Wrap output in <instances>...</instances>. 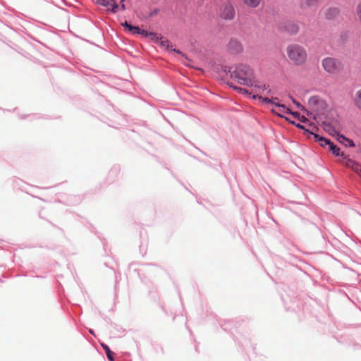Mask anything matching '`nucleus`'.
I'll list each match as a JSON object with an SVG mask.
<instances>
[{
	"mask_svg": "<svg viewBox=\"0 0 361 361\" xmlns=\"http://www.w3.org/2000/svg\"><path fill=\"white\" fill-rule=\"evenodd\" d=\"M221 16L226 20H231L235 16V10L232 5L226 4L223 6L221 11Z\"/></svg>",
	"mask_w": 361,
	"mask_h": 361,
	"instance_id": "9d476101",
	"label": "nucleus"
},
{
	"mask_svg": "<svg viewBox=\"0 0 361 361\" xmlns=\"http://www.w3.org/2000/svg\"><path fill=\"white\" fill-rule=\"evenodd\" d=\"M171 50L176 52L177 54H180L182 56L185 57L187 59V57L185 56V55L183 53H182L180 50L176 49H173Z\"/></svg>",
	"mask_w": 361,
	"mask_h": 361,
	"instance_id": "bb28decb",
	"label": "nucleus"
},
{
	"mask_svg": "<svg viewBox=\"0 0 361 361\" xmlns=\"http://www.w3.org/2000/svg\"><path fill=\"white\" fill-rule=\"evenodd\" d=\"M290 98L292 99L293 103L297 105L298 107H300V104L298 102H296L292 97H290Z\"/></svg>",
	"mask_w": 361,
	"mask_h": 361,
	"instance_id": "c756f323",
	"label": "nucleus"
},
{
	"mask_svg": "<svg viewBox=\"0 0 361 361\" xmlns=\"http://www.w3.org/2000/svg\"><path fill=\"white\" fill-rule=\"evenodd\" d=\"M336 136L337 140L339 142L343 144L345 146H348V145L354 146V143H353V140H349L348 138L345 137L343 135H341L339 133V132L337 133V135Z\"/></svg>",
	"mask_w": 361,
	"mask_h": 361,
	"instance_id": "4468645a",
	"label": "nucleus"
},
{
	"mask_svg": "<svg viewBox=\"0 0 361 361\" xmlns=\"http://www.w3.org/2000/svg\"><path fill=\"white\" fill-rule=\"evenodd\" d=\"M262 0H243L245 6L249 8H255L259 6Z\"/></svg>",
	"mask_w": 361,
	"mask_h": 361,
	"instance_id": "2eb2a0df",
	"label": "nucleus"
},
{
	"mask_svg": "<svg viewBox=\"0 0 361 361\" xmlns=\"http://www.w3.org/2000/svg\"><path fill=\"white\" fill-rule=\"evenodd\" d=\"M355 105L361 111V90L355 92L354 97Z\"/></svg>",
	"mask_w": 361,
	"mask_h": 361,
	"instance_id": "dca6fc26",
	"label": "nucleus"
},
{
	"mask_svg": "<svg viewBox=\"0 0 361 361\" xmlns=\"http://www.w3.org/2000/svg\"><path fill=\"white\" fill-rule=\"evenodd\" d=\"M322 66L326 73L331 75H336L343 70L342 63L333 57H326L322 59Z\"/></svg>",
	"mask_w": 361,
	"mask_h": 361,
	"instance_id": "20e7f679",
	"label": "nucleus"
},
{
	"mask_svg": "<svg viewBox=\"0 0 361 361\" xmlns=\"http://www.w3.org/2000/svg\"><path fill=\"white\" fill-rule=\"evenodd\" d=\"M159 42L161 46L166 47L167 49H170V42L169 40L163 39L161 37V39H159Z\"/></svg>",
	"mask_w": 361,
	"mask_h": 361,
	"instance_id": "412c9836",
	"label": "nucleus"
},
{
	"mask_svg": "<svg viewBox=\"0 0 361 361\" xmlns=\"http://www.w3.org/2000/svg\"><path fill=\"white\" fill-rule=\"evenodd\" d=\"M357 13L360 20L361 21V3L357 6Z\"/></svg>",
	"mask_w": 361,
	"mask_h": 361,
	"instance_id": "a878e982",
	"label": "nucleus"
},
{
	"mask_svg": "<svg viewBox=\"0 0 361 361\" xmlns=\"http://www.w3.org/2000/svg\"><path fill=\"white\" fill-rule=\"evenodd\" d=\"M96 3L100 4L107 8V11L113 13L116 12L118 5L115 2V0H95Z\"/></svg>",
	"mask_w": 361,
	"mask_h": 361,
	"instance_id": "9b49d317",
	"label": "nucleus"
},
{
	"mask_svg": "<svg viewBox=\"0 0 361 361\" xmlns=\"http://www.w3.org/2000/svg\"><path fill=\"white\" fill-rule=\"evenodd\" d=\"M297 127H298V128H302V129H303V128H304V127H303L302 126H301L300 124H298V125H297Z\"/></svg>",
	"mask_w": 361,
	"mask_h": 361,
	"instance_id": "2f4dec72",
	"label": "nucleus"
},
{
	"mask_svg": "<svg viewBox=\"0 0 361 361\" xmlns=\"http://www.w3.org/2000/svg\"><path fill=\"white\" fill-rule=\"evenodd\" d=\"M295 117H298L300 121H302V122H305L307 121L306 118L304 116H302L301 117H300V114H298V116H294Z\"/></svg>",
	"mask_w": 361,
	"mask_h": 361,
	"instance_id": "cd10ccee",
	"label": "nucleus"
},
{
	"mask_svg": "<svg viewBox=\"0 0 361 361\" xmlns=\"http://www.w3.org/2000/svg\"><path fill=\"white\" fill-rule=\"evenodd\" d=\"M142 36L144 37H148L150 39L155 42H159V39H161V37H160L158 34L155 32H148L147 30H143L142 32Z\"/></svg>",
	"mask_w": 361,
	"mask_h": 361,
	"instance_id": "ddd939ff",
	"label": "nucleus"
},
{
	"mask_svg": "<svg viewBox=\"0 0 361 361\" xmlns=\"http://www.w3.org/2000/svg\"><path fill=\"white\" fill-rule=\"evenodd\" d=\"M361 177V166L358 163H355L352 169Z\"/></svg>",
	"mask_w": 361,
	"mask_h": 361,
	"instance_id": "5701e85b",
	"label": "nucleus"
},
{
	"mask_svg": "<svg viewBox=\"0 0 361 361\" xmlns=\"http://www.w3.org/2000/svg\"><path fill=\"white\" fill-rule=\"evenodd\" d=\"M253 98L256 99L258 98L259 100L262 101V102L269 103L271 104L275 105L279 109L280 112H276L274 110H272L273 112L276 113L278 116L283 117V115L281 113H286L289 114H292L293 116H298V113L297 112H292L288 108H286L284 104H280L277 103L276 101L278 100V98H274V99H269L268 97H263L262 96L259 95H254Z\"/></svg>",
	"mask_w": 361,
	"mask_h": 361,
	"instance_id": "39448f33",
	"label": "nucleus"
},
{
	"mask_svg": "<svg viewBox=\"0 0 361 361\" xmlns=\"http://www.w3.org/2000/svg\"><path fill=\"white\" fill-rule=\"evenodd\" d=\"M330 151L336 156L343 155V154L340 153V148L335 145L333 142L328 147Z\"/></svg>",
	"mask_w": 361,
	"mask_h": 361,
	"instance_id": "f3484780",
	"label": "nucleus"
},
{
	"mask_svg": "<svg viewBox=\"0 0 361 361\" xmlns=\"http://www.w3.org/2000/svg\"><path fill=\"white\" fill-rule=\"evenodd\" d=\"M249 86L254 87L255 91L259 93L270 94L271 89L269 85L260 81H252Z\"/></svg>",
	"mask_w": 361,
	"mask_h": 361,
	"instance_id": "6e6552de",
	"label": "nucleus"
},
{
	"mask_svg": "<svg viewBox=\"0 0 361 361\" xmlns=\"http://www.w3.org/2000/svg\"><path fill=\"white\" fill-rule=\"evenodd\" d=\"M319 0H306V4L307 6H312L315 5Z\"/></svg>",
	"mask_w": 361,
	"mask_h": 361,
	"instance_id": "393cba45",
	"label": "nucleus"
},
{
	"mask_svg": "<svg viewBox=\"0 0 361 361\" xmlns=\"http://www.w3.org/2000/svg\"><path fill=\"white\" fill-rule=\"evenodd\" d=\"M338 14V10L336 8H329L328 11L326 12V18H330L334 16H336Z\"/></svg>",
	"mask_w": 361,
	"mask_h": 361,
	"instance_id": "6ab92c4d",
	"label": "nucleus"
},
{
	"mask_svg": "<svg viewBox=\"0 0 361 361\" xmlns=\"http://www.w3.org/2000/svg\"><path fill=\"white\" fill-rule=\"evenodd\" d=\"M312 134L314 135L315 141L319 142V144L322 147H328L331 145V142L329 140H328L324 137L319 136L317 134H314V133H312Z\"/></svg>",
	"mask_w": 361,
	"mask_h": 361,
	"instance_id": "f8f14e48",
	"label": "nucleus"
},
{
	"mask_svg": "<svg viewBox=\"0 0 361 361\" xmlns=\"http://www.w3.org/2000/svg\"><path fill=\"white\" fill-rule=\"evenodd\" d=\"M230 87H231L233 89L235 90L236 91H238V92H240L241 94H247V91L244 88L237 87L235 85H231Z\"/></svg>",
	"mask_w": 361,
	"mask_h": 361,
	"instance_id": "b1692460",
	"label": "nucleus"
},
{
	"mask_svg": "<svg viewBox=\"0 0 361 361\" xmlns=\"http://www.w3.org/2000/svg\"><path fill=\"white\" fill-rule=\"evenodd\" d=\"M125 0H121V2H123Z\"/></svg>",
	"mask_w": 361,
	"mask_h": 361,
	"instance_id": "473e14b6",
	"label": "nucleus"
},
{
	"mask_svg": "<svg viewBox=\"0 0 361 361\" xmlns=\"http://www.w3.org/2000/svg\"><path fill=\"white\" fill-rule=\"evenodd\" d=\"M144 30H141L138 26H131L130 27L129 31L133 32V34H140L142 35V32Z\"/></svg>",
	"mask_w": 361,
	"mask_h": 361,
	"instance_id": "aec40b11",
	"label": "nucleus"
},
{
	"mask_svg": "<svg viewBox=\"0 0 361 361\" xmlns=\"http://www.w3.org/2000/svg\"><path fill=\"white\" fill-rule=\"evenodd\" d=\"M122 25L126 28H128V30H130V27L132 26V25L129 24L128 22H125L123 23H122Z\"/></svg>",
	"mask_w": 361,
	"mask_h": 361,
	"instance_id": "c85d7f7f",
	"label": "nucleus"
},
{
	"mask_svg": "<svg viewBox=\"0 0 361 361\" xmlns=\"http://www.w3.org/2000/svg\"><path fill=\"white\" fill-rule=\"evenodd\" d=\"M286 54L290 61L297 66L304 64L307 59V53L305 48L298 44L288 45Z\"/></svg>",
	"mask_w": 361,
	"mask_h": 361,
	"instance_id": "f03ea898",
	"label": "nucleus"
},
{
	"mask_svg": "<svg viewBox=\"0 0 361 361\" xmlns=\"http://www.w3.org/2000/svg\"><path fill=\"white\" fill-rule=\"evenodd\" d=\"M121 10H125L126 9V6H125V4L123 2H121Z\"/></svg>",
	"mask_w": 361,
	"mask_h": 361,
	"instance_id": "7c9ffc66",
	"label": "nucleus"
},
{
	"mask_svg": "<svg viewBox=\"0 0 361 361\" xmlns=\"http://www.w3.org/2000/svg\"><path fill=\"white\" fill-rule=\"evenodd\" d=\"M355 163L356 162L355 161L350 159H346L344 164L348 168L353 169V166Z\"/></svg>",
	"mask_w": 361,
	"mask_h": 361,
	"instance_id": "4be33fe9",
	"label": "nucleus"
},
{
	"mask_svg": "<svg viewBox=\"0 0 361 361\" xmlns=\"http://www.w3.org/2000/svg\"><path fill=\"white\" fill-rule=\"evenodd\" d=\"M318 122L321 121L322 123V127L324 130L327 132L331 135L335 136L340 131L341 127L339 123L337 121L329 122L326 120L317 121Z\"/></svg>",
	"mask_w": 361,
	"mask_h": 361,
	"instance_id": "423d86ee",
	"label": "nucleus"
},
{
	"mask_svg": "<svg viewBox=\"0 0 361 361\" xmlns=\"http://www.w3.org/2000/svg\"><path fill=\"white\" fill-rule=\"evenodd\" d=\"M309 107L310 109V115L317 121H322L327 109V104L324 100L319 97H312L309 99Z\"/></svg>",
	"mask_w": 361,
	"mask_h": 361,
	"instance_id": "7ed1b4c3",
	"label": "nucleus"
},
{
	"mask_svg": "<svg viewBox=\"0 0 361 361\" xmlns=\"http://www.w3.org/2000/svg\"><path fill=\"white\" fill-rule=\"evenodd\" d=\"M281 30L286 31L291 35H295L299 31L298 25L292 21H286L284 22L280 27Z\"/></svg>",
	"mask_w": 361,
	"mask_h": 361,
	"instance_id": "1a4fd4ad",
	"label": "nucleus"
},
{
	"mask_svg": "<svg viewBox=\"0 0 361 361\" xmlns=\"http://www.w3.org/2000/svg\"><path fill=\"white\" fill-rule=\"evenodd\" d=\"M101 345L103 348V349L106 351L108 359L110 361H113L114 360L113 353L111 351L109 348L104 343H102Z\"/></svg>",
	"mask_w": 361,
	"mask_h": 361,
	"instance_id": "a211bd4d",
	"label": "nucleus"
},
{
	"mask_svg": "<svg viewBox=\"0 0 361 361\" xmlns=\"http://www.w3.org/2000/svg\"><path fill=\"white\" fill-rule=\"evenodd\" d=\"M231 77L241 85L249 86L253 80L252 69L247 64L240 63L231 71Z\"/></svg>",
	"mask_w": 361,
	"mask_h": 361,
	"instance_id": "f257e3e1",
	"label": "nucleus"
},
{
	"mask_svg": "<svg viewBox=\"0 0 361 361\" xmlns=\"http://www.w3.org/2000/svg\"><path fill=\"white\" fill-rule=\"evenodd\" d=\"M227 51L233 55L243 53L244 49L241 42L236 39H231L226 45Z\"/></svg>",
	"mask_w": 361,
	"mask_h": 361,
	"instance_id": "0eeeda50",
	"label": "nucleus"
}]
</instances>
